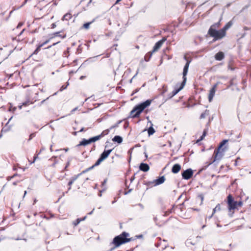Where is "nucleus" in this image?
I'll list each match as a JSON object with an SVG mask.
<instances>
[{"label": "nucleus", "mask_w": 251, "mask_h": 251, "mask_svg": "<svg viewBox=\"0 0 251 251\" xmlns=\"http://www.w3.org/2000/svg\"><path fill=\"white\" fill-rule=\"evenodd\" d=\"M232 25V22L229 21L221 29L219 30L213 28V27H210L208 33L211 37L214 38V41L220 40L226 36V31Z\"/></svg>", "instance_id": "f257e3e1"}, {"label": "nucleus", "mask_w": 251, "mask_h": 251, "mask_svg": "<svg viewBox=\"0 0 251 251\" xmlns=\"http://www.w3.org/2000/svg\"><path fill=\"white\" fill-rule=\"evenodd\" d=\"M151 100H148L146 101L136 105L130 112V116L132 118L138 117L141 113L147 107L150 105Z\"/></svg>", "instance_id": "f03ea898"}, {"label": "nucleus", "mask_w": 251, "mask_h": 251, "mask_svg": "<svg viewBox=\"0 0 251 251\" xmlns=\"http://www.w3.org/2000/svg\"><path fill=\"white\" fill-rule=\"evenodd\" d=\"M190 63V61L187 60L186 63L185 64L183 70V81L181 84V86L178 89L174 90L172 92L171 95L169 97L170 98H172L173 97L175 96L184 87L187 80L186 75L188 73Z\"/></svg>", "instance_id": "7ed1b4c3"}, {"label": "nucleus", "mask_w": 251, "mask_h": 251, "mask_svg": "<svg viewBox=\"0 0 251 251\" xmlns=\"http://www.w3.org/2000/svg\"><path fill=\"white\" fill-rule=\"evenodd\" d=\"M129 234L126 232H123L121 234L115 237L113 239V243L115 247H118L123 244H125L130 241V239L127 238Z\"/></svg>", "instance_id": "20e7f679"}, {"label": "nucleus", "mask_w": 251, "mask_h": 251, "mask_svg": "<svg viewBox=\"0 0 251 251\" xmlns=\"http://www.w3.org/2000/svg\"><path fill=\"white\" fill-rule=\"evenodd\" d=\"M227 140H224L220 144L218 148L214 151V161L216 160H219L221 159L222 156H223V152L226 151L227 149V148L225 147L224 148L222 147L227 143Z\"/></svg>", "instance_id": "39448f33"}, {"label": "nucleus", "mask_w": 251, "mask_h": 251, "mask_svg": "<svg viewBox=\"0 0 251 251\" xmlns=\"http://www.w3.org/2000/svg\"><path fill=\"white\" fill-rule=\"evenodd\" d=\"M227 203L228 205V210L230 212L237 209L236 201H235L231 195H229L227 197Z\"/></svg>", "instance_id": "423d86ee"}, {"label": "nucleus", "mask_w": 251, "mask_h": 251, "mask_svg": "<svg viewBox=\"0 0 251 251\" xmlns=\"http://www.w3.org/2000/svg\"><path fill=\"white\" fill-rule=\"evenodd\" d=\"M220 83H221L220 82H217L215 84H214L212 88L209 91V95H208L209 101L211 102L213 98L215 95L216 88H217L218 85Z\"/></svg>", "instance_id": "0eeeda50"}, {"label": "nucleus", "mask_w": 251, "mask_h": 251, "mask_svg": "<svg viewBox=\"0 0 251 251\" xmlns=\"http://www.w3.org/2000/svg\"><path fill=\"white\" fill-rule=\"evenodd\" d=\"M98 138L95 137V136L89 139L88 140L83 139L77 146H86L88 144H91L92 142H95L97 141Z\"/></svg>", "instance_id": "6e6552de"}, {"label": "nucleus", "mask_w": 251, "mask_h": 251, "mask_svg": "<svg viewBox=\"0 0 251 251\" xmlns=\"http://www.w3.org/2000/svg\"><path fill=\"white\" fill-rule=\"evenodd\" d=\"M193 174V172L192 170L191 169H187L186 170L184 171L182 173V176L184 179L188 180L191 177Z\"/></svg>", "instance_id": "1a4fd4ad"}, {"label": "nucleus", "mask_w": 251, "mask_h": 251, "mask_svg": "<svg viewBox=\"0 0 251 251\" xmlns=\"http://www.w3.org/2000/svg\"><path fill=\"white\" fill-rule=\"evenodd\" d=\"M167 40L166 37L163 38L161 40H159L157 42H156L153 47L152 52H154L157 51L162 46L163 44L165 42V41Z\"/></svg>", "instance_id": "9d476101"}, {"label": "nucleus", "mask_w": 251, "mask_h": 251, "mask_svg": "<svg viewBox=\"0 0 251 251\" xmlns=\"http://www.w3.org/2000/svg\"><path fill=\"white\" fill-rule=\"evenodd\" d=\"M165 180V177L164 176H162L154 180L153 181L151 182V183L154 184V186L158 185L161 184H162L164 183V182Z\"/></svg>", "instance_id": "9b49d317"}, {"label": "nucleus", "mask_w": 251, "mask_h": 251, "mask_svg": "<svg viewBox=\"0 0 251 251\" xmlns=\"http://www.w3.org/2000/svg\"><path fill=\"white\" fill-rule=\"evenodd\" d=\"M112 151V150H104V151L101 154L100 158L103 161L104 159L108 157Z\"/></svg>", "instance_id": "f8f14e48"}, {"label": "nucleus", "mask_w": 251, "mask_h": 251, "mask_svg": "<svg viewBox=\"0 0 251 251\" xmlns=\"http://www.w3.org/2000/svg\"><path fill=\"white\" fill-rule=\"evenodd\" d=\"M139 169L140 170L146 172L149 170L150 167L147 164L142 163L140 165Z\"/></svg>", "instance_id": "ddd939ff"}, {"label": "nucleus", "mask_w": 251, "mask_h": 251, "mask_svg": "<svg viewBox=\"0 0 251 251\" xmlns=\"http://www.w3.org/2000/svg\"><path fill=\"white\" fill-rule=\"evenodd\" d=\"M181 169V166L178 164H175L172 169V172L174 174H176L179 172Z\"/></svg>", "instance_id": "4468645a"}, {"label": "nucleus", "mask_w": 251, "mask_h": 251, "mask_svg": "<svg viewBox=\"0 0 251 251\" xmlns=\"http://www.w3.org/2000/svg\"><path fill=\"white\" fill-rule=\"evenodd\" d=\"M110 129H107L105 130H103L100 134L95 136V137L98 138L97 139V141L99 140L100 139H101L102 137H103L105 135L108 134L110 131Z\"/></svg>", "instance_id": "2eb2a0df"}, {"label": "nucleus", "mask_w": 251, "mask_h": 251, "mask_svg": "<svg viewBox=\"0 0 251 251\" xmlns=\"http://www.w3.org/2000/svg\"><path fill=\"white\" fill-rule=\"evenodd\" d=\"M215 58L217 60H222L224 58V54L223 52H219L216 54Z\"/></svg>", "instance_id": "dca6fc26"}, {"label": "nucleus", "mask_w": 251, "mask_h": 251, "mask_svg": "<svg viewBox=\"0 0 251 251\" xmlns=\"http://www.w3.org/2000/svg\"><path fill=\"white\" fill-rule=\"evenodd\" d=\"M113 142H117L119 144H120L123 141V138L118 135L115 136L112 139Z\"/></svg>", "instance_id": "f3484780"}, {"label": "nucleus", "mask_w": 251, "mask_h": 251, "mask_svg": "<svg viewBox=\"0 0 251 251\" xmlns=\"http://www.w3.org/2000/svg\"><path fill=\"white\" fill-rule=\"evenodd\" d=\"M153 53V52H152V51H151V52H148L147 54H146L144 57L145 60L146 61H149L150 60V59H151Z\"/></svg>", "instance_id": "a211bd4d"}, {"label": "nucleus", "mask_w": 251, "mask_h": 251, "mask_svg": "<svg viewBox=\"0 0 251 251\" xmlns=\"http://www.w3.org/2000/svg\"><path fill=\"white\" fill-rule=\"evenodd\" d=\"M71 18H72V16H71V14H70V13H66L65 15H64L63 16V17H62V20L63 21H64V20L68 21L70 19H71Z\"/></svg>", "instance_id": "6ab92c4d"}, {"label": "nucleus", "mask_w": 251, "mask_h": 251, "mask_svg": "<svg viewBox=\"0 0 251 251\" xmlns=\"http://www.w3.org/2000/svg\"><path fill=\"white\" fill-rule=\"evenodd\" d=\"M150 123L151 124V126L149 128L148 130L149 135H152L155 132V130L152 126V124H151V122H150Z\"/></svg>", "instance_id": "aec40b11"}, {"label": "nucleus", "mask_w": 251, "mask_h": 251, "mask_svg": "<svg viewBox=\"0 0 251 251\" xmlns=\"http://www.w3.org/2000/svg\"><path fill=\"white\" fill-rule=\"evenodd\" d=\"M220 210H221L220 204H218L213 210V214H214L216 211H220Z\"/></svg>", "instance_id": "412c9836"}, {"label": "nucleus", "mask_w": 251, "mask_h": 251, "mask_svg": "<svg viewBox=\"0 0 251 251\" xmlns=\"http://www.w3.org/2000/svg\"><path fill=\"white\" fill-rule=\"evenodd\" d=\"M42 47H43V45H39L37 47L36 49L34 50V51L33 53V54H37L38 52L40 51L41 48Z\"/></svg>", "instance_id": "4be33fe9"}, {"label": "nucleus", "mask_w": 251, "mask_h": 251, "mask_svg": "<svg viewBox=\"0 0 251 251\" xmlns=\"http://www.w3.org/2000/svg\"><path fill=\"white\" fill-rule=\"evenodd\" d=\"M103 160L100 157L96 162L94 164V166H97L99 165Z\"/></svg>", "instance_id": "5701e85b"}, {"label": "nucleus", "mask_w": 251, "mask_h": 251, "mask_svg": "<svg viewBox=\"0 0 251 251\" xmlns=\"http://www.w3.org/2000/svg\"><path fill=\"white\" fill-rule=\"evenodd\" d=\"M81 221V218H78L74 222V225L75 226H76L77 225H78L80 222Z\"/></svg>", "instance_id": "b1692460"}, {"label": "nucleus", "mask_w": 251, "mask_h": 251, "mask_svg": "<svg viewBox=\"0 0 251 251\" xmlns=\"http://www.w3.org/2000/svg\"><path fill=\"white\" fill-rule=\"evenodd\" d=\"M220 25V22L215 23V24H213L210 27H213V28L216 29V28H218Z\"/></svg>", "instance_id": "393cba45"}, {"label": "nucleus", "mask_w": 251, "mask_h": 251, "mask_svg": "<svg viewBox=\"0 0 251 251\" xmlns=\"http://www.w3.org/2000/svg\"><path fill=\"white\" fill-rule=\"evenodd\" d=\"M92 22H89V23H87L84 24L83 25L84 28H85L86 29L89 28L90 25L92 24Z\"/></svg>", "instance_id": "a878e982"}, {"label": "nucleus", "mask_w": 251, "mask_h": 251, "mask_svg": "<svg viewBox=\"0 0 251 251\" xmlns=\"http://www.w3.org/2000/svg\"><path fill=\"white\" fill-rule=\"evenodd\" d=\"M236 204H237V208L238 207H241L243 205V202L241 201H236Z\"/></svg>", "instance_id": "bb28decb"}, {"label": "nucleus", "mask_w": 251, "mask_h": 251, "mask_svg": "<svg viewBox=\"0 0 251 251\" xmlns=\"http://www.w3.org/2000/svg\"><path fill=\"white\" fill-rule=\"evenodd\" d=\"M69 85V83H67V84L66 85V86H64L63 85L60 89V91H62L64 90H65V89H66V88L67 87V86Z\"/></svg>", "instance_id": "cd10ccee"}, {"label": "nucleus", "mask_w": 251, "mask_h": 251, "mask_svg": "<svg viewBox=\"0 0 251 251\" xmlns=\"http://www.w3.org/2000/svg\"><path fill=\"white\" fill-rule=\"evenodd\" d=\"M206 133V131L205 130H204L203 133L202 135V136L201 137V138L200 140H202L204 138V137L205 136Z\"/></svg>", "instance_id": "c85d7f7f"}, {"label": "nucleus", "mask_w": 251, "mask_h": 251, "mask_svg": "<svg viewBox=\"0 0 251 251\" xmlns=\"http://www.w3.org/2000/svg\"><path fill=\"white\" fill-rule=\"evenodd\" d=\"M206 133V131L205 130H204L203 133L202 135V136L201 137V138L200 140H202L204 138V137L205 136Z\"/></svg>", "instance_id": "c756f323"}, {"label": "nucleus", "mask_w": 251, "mask_h": 251, "mask_svg": "<svg viewBox=\"0 0 251 251\" xmlns=\"http://www.w3.org/2000/svg\"><path fill=\"white\" fill-rule=\"evenodd\" d=\"M206 110L205 111V112L204 113H202L201 116H200V118L201 119H203V118H205V116H206Z\"/></svg>", "instance_id": "7c9ffc66"}, {"label": "nucleus", "mask_w": 251, "mask_h": 251, "mask_svg": "<svg viewBox=\"0 0 251 251\" xmlns=\"http://www.w3.org/2000/svg\"><path fill=\"white\" fill-rule=\"evenodd\" d=\"M121 123V121H119L116 125L112 126L109 129H112L113 128L117 127L118 126V125Z\"/></svg>", "instance_id": "2f4dec72"}, {"label": "nucleus", "mask_w": 251, "mask_h": 251, "mask_svg": "<svg viewBox=\"0 0 251 251\" xmlns=\"http://www.w3.org/2000/svg\"><path fill=\"white\" fill-rule=\"evenodd\" d=\"M78 175L77 176H75L72 177L71 178L70 180L74 182L77 179V178L78 177Z\"/></svg>", "instance_id": "473e14b6"}, {"label": "nucleus", "mask_w": 251, "mask_h": 251, "mask_svg": "<svg viewBox=\"0 0 251 251\" xmlns=\"http://www.w3.org/2000/svg\"><path fill=\"white\" fill-rule=\"evenodd\" d=\"M73 183L74 182L71 180H70V181L69 182V183H68V185L69 186V190H70L71 189V186Z\"/></svg>", "instance_id": "72a5a7b5"}, {"label": "nucleus", "mask_w": 251, "mask_h": 251, "mask_svg": "<svg viewBox=\"0 0 251 251\" xmlns=\"http://www.w3.org/2000/svg\"><path fill=\"white\" fill-rule=\"evenodd\" d=\"M50 41V40H46L45 42H44V43H43L42 44H41V45H43V46H44L45 45L47 44V43H48Z\"/></svg>", "instance_id": "f704fd0d"}, {"label": "nucleus", "mask_w": 251, "mask_h": 251, "mask_svg": "<svg viewBox=\"0 0 251 251\" xmlns=\"http://www.w3.org/2000/svg\"><path fill=\"white\" fill-rule=\"evenodd\" d=\"M37 157H38V155L34 156L33 161L32 162H31V164L34 163L35 161V160H36V159L37 158Z\"/></svg>", "instance_id": "c9c22d12"}, {"label": "nucleus", "mask_w": 251, "mask_h": 251, "mask_svg": "<svg viewBox=\"0 0 251 251\" xmlns=\"http://www.w3.org/2000/svg\"><path fill=\"white\" fill-rule=\"evenodd\" d=\"M17 176V175H16V174H15V175H13V176H9V177H7V179H8V180L11 179L12 178H13V177H15V176Z\"/></svg>", "instance_id": "e433bc0d"}, {"label": "nucleus", "mask_w": 251, "mask_h": 251, "mask_svg": "<svg viewBox=\"0 0 251 251\" xmlns=\"http://www.w3.org/2000/svg\"><path fill=\"white\" fill-rule=\"evenodd\" d=\"M59 32H55V33H54V36H61L60 35H59Z\"/></svg>", "instance_id": "4c0bfd02"}, {"label": "nucleus", "mask_w": 251, "mask_h": 251, "mask_svg": "<svg viewBox=\"0 0 251 251\" xmlns=\"http://www.w3.org/2000/svg\"><path fill=\"white\" fill-rule=\"evenodd\" d=\"M23 25V23H20L18 24V25H17V28H19L21 26H22Z\"/></svg>", "instance_id": "58836bf2"}, {"label": "nucleus", "mask_w": 251, "mask_h": 251, "mask_svg": "<svg viewBox=\"0 0 251 251\" xmlns=\"http://www.w3.org/2000/svg\"><path fill=\"white\" fill-rule=\"evenodd\" d=\"M90 170H91V168H87L86 170L83 171V173H85V172H88V171H90Z\"/></svg>", "instance_id": "ea45409f"}, {"label": "nucleus", "mask_w": 251, "mask_h": 251, "mask_svg": "<svg viewBox=\"0 0 251 251\" xmlns=\"http://www.w3.org/2000/svg\"><path fill=\"white\" fill-rule=\"evenodd\" d=\"M34 136V134L32 133L30 135L29 140L31 139Z\"/></svg>", "instance_id": "a19ab883"}, {"label": "nucleus", "mask_w": 251, "mask_h": 251, "mask_svg": "<svg viewBox=\"0 0 251 251\" xmlns=\"http://www.w3.org/2000/svg\"><path fill=\"white\" fill-rule=\"evenodd\" d=\"M58 43V42L55 43L53 44V45H51V46H49L47 48H48V49L50 48H51L52 46H55V45H56Z\"/></svg>", "instance_id": "79ce46f5"}, {"label": "nucleus", "mask_w": 251, "mask_h": 251, "mask_svg": "<svg viewBox=\"0 0 251 251\" xmlns=\"http://www.w3.org/2000/svg\"><path fill=\"white\" fill-rule=\"evenodd\" d=\"M69 165H70V162L69 161V162H68V163H67V165H66V166H65V169H67V168L69 166Z\"/></svg>", "instance_id": "37998d69"}, {"label": "nucleus", "mask_w": 251, "mask_h": 251, "mask_svg": "<svg viewBox=\"0 0 251 251\" xmlns=\"http://www.w3.org/2000/svg\"><path fill=\"white\" fill-rule=\"evenodd\" d=\"M106 182H107V179H104L102 183V185H104L106 183Z\"/></svg>", "instance_id": "c03bdc74"}, {"label": "nucleus", "mask_w": 251, "mask_h": 251, "mask_svg": "<svg viewBox=\"0 0 251 251\" xmlns=\"http://www.w3.org/2000/svg\"><path fill=\"white\" fill-rule=\"evenodd\" d=\"M55 26H56V25H55V24H54V23H53V24H52L51 25V28H54Z\"/></svg>", "instance_id": "a18cd8bd"}, {"label": "nucleus", "mask_w": 251, "mask_h": 251, "mask_svg": "<svg viewBox=\"0 0 251 251\" xmlns=\"http://www.w3.org/2000/svg\"><path fill=\"white\" fill-rule=\"evenodd\" d=\"M25 31V29H23L22 31L19 33V36H20L22 35V34L23 33V32Z\"/></svg>", "instance_id": "49530a36"}, {"label": "nucleus", "mask_w": 251, "mask_h": 251, "mask_svg": "<svg viewBox=\"0 0 251 251\" xmlns=\"http://www.w3.org/2000/svg\"><path fill=\"white\" fill-rule=\"evenodd\" d=\"M94 210H95V209L94 208V209H93V210H92V211H91L90 212H89V213H88V214H89V215H91V214L93 213V211H94Z\"/></svg>", "instance_id": "de8ad7c7"}, {"label": "nucleus", "mask_w": 251, "mask_h": 251, "mask_svg": "<svg viewBox=\"0 0 251 251\" xmlns=\"http://www.w3.org/2000/svg\"><path fill=\"white\" fill-rule=\"evenodd\" d=\"M86 216L84 217L83 218H81V221L85 220L86 219Z\"/></svg>", "instance_id": "09e8293b"}, {"label": "nucleus", "mask_w": 251, "mask_h": 251, "mask_svg": "<svg viewBox=\"0 0 251 251\" xmlns=\"http://www.w3.org/2000/svg\"><path fill=\"white\" fill-rule=\"evenodd\" d=\"M84 131V128L83 127H82L80 130H79V132H82Z\"/></svg>", "instance_id": "8fccbe9b"}, {"label": "nucleus", "mask_w": 251, "mask_h": 251, "mask_svg": "<svg viewBox=\"0 0 251 251\" xmlns=\"http://www.w3.org/2000/svg\"><path fill=\"white\" fill-rule=\"evenodd\" d=\"M63 150H64L66 152H67V151H68L69 149H68V148H66V149H63Z\"/></svg>", "instance_id": "3c124183"}, {"label": "nucleus", "mask_w": 251, "mask_h": 251, "mask_svg": "<svg viewBox=\"0 0 251 251\" xmlns=\"http://www.w3.org/2000/svg\"><path fill=\"white\" fill-rule=\"evenodd\" d=\"M95 166H94V165L93 166H92L91 167H89V168H91V170H92V169H93Z\"/></svg>", "instance_id": "603ef678"}, {"label": "nucleus", "mask_w": 251, "mask_h": 251, "mask_svg": "<svg viewBox=\"0 0 251 251\" xmlns=\"http://www.w3.org/2000/svg\"><path fill=\"white\" fill-rule=\"evenodd\" d=\"M84 76H80V79L82 80V79H83L84 78Z\"/></svg>", "instance_id": "864d4df0"}, {"label": "nucleus", "mask_w": 251, "mask_h": 251, "mask_svg": "<svg viewBox=\"0 0 251 251\" xmlns=\"http://www.w3.org/2000/svg\"><path fill=\"white\" fill-rule=\"evenodd\" d=\"M17 182H14L13 183V184L14 185H17Z\"/></svg>", "instance_id": "5fc2aeb1"}, {"label": "nucleus", "mask_w": 251, "mask_h": 251, "mask_svg": "<svg viewBox=\"0 0 251 251\" xmlns=\"http://www.w3.org/2000/svg\"><path fill=\"white\" fill-rule=\"evenodd\" d=\"M214 214H213V213L211 214V216H209V217H208L209 219H210L212 218V217L213 216Z\"/></svg>", "instance_id": "6e6d98bb"}, {"label": "nucleus", "mask_w": 251, "mask_h": 251, "mask_svg": "<svg viewBox=\"0 0 251 251\" xmlns=\"http://www.w3.org/2000/svg\"><path fill=\"white\" fill-rule=\"evenodd\" d=\"M233 212L232 213H231V214H230V213H229V216H230V217H232V214H233Z\"/></svg>", "instance_id": "4d7b16f0"}, {"label": "nucleus", "mask_w": 251, "mask_h": 251, "mask_svg": "<svg viewBox=\"0 0 251 251\" xmlns=\"http://www.w3.org/2000/svg\"><path fill=\"white\" fill-rule=\"evenodd\" d=\"M134 179V177H131L130 179L131 181H132Z\"/></svg>", "instance_id": "13d9d810"}, {"label": "nucleus", "mask_w": 251, "mask_h": 251, "mask_svg": "<svg viewBox=\"0 0 251 251\" xmlns=\"http://www.w3.org/2000/svg\"><path fill=\"white\" fill-rule=\"evenodd\" d=\"M121 0H117L116 3H118L119 1H120Z\"/></svg>", "instance_id": "bf43d9fd"}, {"label": "nucleus", "mask_w": 251, "mask_h": 251, "mask_svg": "<svg viewBox=\"0 0 251 251\" xmlns=\"http://www.w3.org/2000/svg\"><path fill=\"white\" fill-rule=\"evenodd\" d=\"M23 105H27V103L26 102L23 103Z\"/></svg>", "instance_id": "052dcab7"}, {"label": "nucleus", "mask_w": 251, "mask_h": 251, "mask_svg": "<svg viewBox=\"0 0 251 251\" xmlns=\"http://www.w3.org/2000/svg\"><path fill=\"white\" fill-rule=\"evenodd\" d=\"M77 134V132H74V135H76Z\"/></svg>", "instance_id": "680f3d73"}, {"label": "nucleus", "mask_w": 251, "mask_h": 251, "mask_svg": "<svg viewBox=\"0 0 251 251\" xmlns=\"http://www.w3.org/2000/svg\"><path fill=\"white\" fill-rule=\"evenodd\" d=\"M26 191H25V193H24V197H25V195H26Z\"/></svg>", "instance_id": "e2e57ef3"}, {"label": "nucleus", "mask_w": 251, "mask_h": 251, "mask_svg": "<svg viewBox=\"0 0 251 251\" xmlns=\"http://www.w3.org/2000/svg\"><path fill=\"white\" fill-rule=\"evenodd\" d=\"M22 105H20V106H19V108H20V109L22 108Z\"/></svg>", "instance_id": "0e129e2a"}, {"label": "nucleus", "mask_w": 251, "mask_h": 251, "mask_svg": "<svg viewBox=\"0 0 251 251\" xmlns=\"http://www.w3.org/2000/svg\"><path fill=\"white\" fill-rule=\"evenodd\" d=\"M50 150L51 151H52V146H51L50 148Z\"/></svg>", "instance_id": "69168bd1"}, {"label": "nucleus", "mask_w": 251, "mask_h": 251, "mask_svg": "<svg viewBox=\"0 0 251 251\" xmlns=\"http://www.w3.org/2000/svg\"><path fill=\"white\" fill-rule=\"evenodd\" d=\"M205 226V225H203V226H202V228H203Z\"/></svg>", "instance_id": "338daca9"}, {"label": "nucleus", "mask_w": 251, "mask_h": 251, "mask_svg": "<svg viewBox=\"0 0 251 251\" xmlns=\"http://www.w3.org/2000/svg\"><path fill=\"white\" fill-rule=\"evenodd\" d=\"M203 197H202V196H201V201H202V200H203Z\"/></svg>", "instance_id": "774afa93"}]
</instances>
